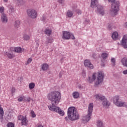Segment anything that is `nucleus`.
<instances>
[{"label": "nucleus", "instance_id": "obj_44", "mask_svg": "<svg viewBox=\"0 0 127 127\" xmlns=\"http://www.w3.org/2000/svg\"><path fill=\"white\" fill-rule=\"evenodd\" d=\"M58 1L60 3H63V1H64V0H58Z\"/></svg>", "mask_w": 127, "mask_h": 127}, {"label": "nucleus", "instance_id": "obj_19", "mask_svg": "<svg viewBox=\"0 0 127 127\" xmlns=\"http://www.w3.org/2000/svg\"><path fill=\"white\" fill-rule=\"evenodd\" d=\"M48 68H49V65L46 63L43 64L41 65V69L43 71H47Z\"/></svg>", "mask_w": 127, "mask_h": 127}, {"label": "nucleus", "instance_id": "obj_49", "mask_svg": "<svg viewBox=\"0 0 127 127\" xmlns=\"http://www.w3.org/2000/svg\"><path fill=\"white\" fill-rule=\"evenodd\" d=\"M21 80L22 79V77H20Z\"/></svg>", "mask_w": 127, "mask_h": 127}, {"label": "nucleus", "instance_id": "obj_14", "mask_svg": "<svg viewBox=\"0 0 127 127\" xmlns=\"http://www.w3.org/2000/svg\"><path fill=\"white\" fill-rule=\"evenodd\" d=\"M13 51H11L10 50V51L9 52H6L5 53V56H7V58H8L9 59H12V58H14L15 57V55L14 54H13Z\"/></svg>", "mask_w": 127, "mask_h": 127}, {"label": "nucleus", "instance_id": "obj_12", "mask_svg": "<svg viewBox=\"0 0 127 127\" xmlns=\"http://www.w3.org/2000/svg\"><path fill=\"white\" fill-rule=\"evenodd\" d=\"M127 35H125L123 36L122 41V45L125 49L127 48Z\"/></svg>", "mask_w": 127, "mask_h": 127}, {"label": "nucleus", "instance_id": "obj_2", "mask_svg": "<svg viewBox=\"0 0 127 127\" xmlns=\"http://www.w3.org/2000/svg\"><path fill=\"white\" fill-rule=\"evenodd\" d=\"M67 117L68 119L72 121H77V120L80 119V115H79L77 109L74 107L68 108L67 110Z\"/></svg>", "mask_w": 127, "mask_h": 127}, {"label": "nucleus", "instance_id": "obj_32", "mask_svg": "<svg viewBox=\"0 0 127 127\" xmlns=\"http://www.w3.org/2000/svg\"><path fill=\"white\" fill-rule=\"evenodd\" d=\"M18 102H22V101H25V97L24 96H20L18 99Z\"/></svg>", "mask_w": 127, "mask_h": 127}, {"label": "nucleus", "instance_id": "obj_7", "mask_svg": "<svg viewBox=\"0 0 127 127\" xmlns=\"http://www.w3.org/2000/svg\"><path fill=\"white\" fill-rule=\"evenodd\" d=\"M104 76L105 74H104V72L102 71H99L97 73V77L95 83L96 86H98V85H100V84L102 83L104 80Z\"/></svg>", "mask_w": 127, "mask_h": 127}, {"label": "nucleus", "instance_id": "obj_42", "mask_svg": "<svg viewBox=\"0 0 127 127\" xmlns=\"http://www.w3.org/2000/svg\"><path fill=\"white\" fill-rule=\"evenodd\" d=\"M123 74H124L125 75H127V69L124 70L123 71Z\"/></svg>", "mask_w": 127, "mask_h": 127}, {"label": "nucleus", "instance_id": "obj_38", "mask_svg": "<svg viewBox=\"0 0 127 127\" xmlns=\"http://www.w3.org/2000/svg\"><path fill=\"white\" fill-rule=\"evenodd\" d=\"M76 13H78V14H81V13H82V11L80 9H76Z\"/></svg>", "mask_w": 127, "mask_h": 127}, {"label": "nucleus", "instance_id": "obj_43", "mask_svg": "<svg viewBox=\"0 0 127 127\" xmlns=\"http://www.w3.org/2000/svg\"><path fill=\"white\" fill-rule=\"evenodd\" d=\"M18 2H19L20 3H22V2H23V0H17Z\"/></svg>", "mask_w": 127, "mask_h": 127}, {"label": "nucleus", "instance_id": "obj_35", "mask_svg": "<svg viewBox=\"0 0 127 127\" xmlns=\"http://www.w3.org/2000/svg\"><path fill=\"white\" fill-rule=\"evenodd\" d=\"M32 62V59L31 58L28 59L27 61V64H26V65H27V64H30V63H31Z\"/></svg>", "mask_w": 127, "mask_h": 127}, {"label": "nucleus", "instance_id": "obj_47", "mask_svg": "<svg viewBox=\"0 0 127 127\" xmlns=\"http://www.w3.org/2000/svg\"><path fill=\"white\" fill-rule=\"evenodd\" d=\"M38 127H43V126L40 125V126H38Z\"/></svg>", "mask_w": 127, "mask_h": 127}, {"label": "nucleus", "instance_id": "obj_41", "mask_svg": "<svg viewBox=\"0 0 127 127\" xmlns=\"http://www.w3.org/2000/svg\"><path fill=\"white\" fill-rule=\"evenodd\" d=\"M82 76H86V72H85V71L84 70H83L82 71Z\"/></svg>", "mask_w": 127, "mask_h": 127}, {"label": "nucleus", "instance_id": "obj_39", "mask_svg": "<svg viewBox=\"0 0 127 127\" xmlns=\"http://www.w3.org/2000/svg\"><path fill=\"white\" fill-rule=\"evenodd\" d=\"M4 8L3 7H0V13L3 12Z\"/></svg>", "mask_w": 127, "mask_h": 127}, {"label": "nucleus", "instance_id": "obj_10", "mask_svg": "<svg viewBox=\"0 0 127 127\" xmlns=\"http://www.w3.org/2000/svg\"><path fill=\"white\" fill-rule=\"evenodd\" d=\"M28 16L31 18H36L37 16V12L34 9H31L27 11Z\"/></svg>", "mask_w": 127, "mask_h": 127}, {"label": "nucleus", "instance_id": "obj_30", "mask_svg": "<svg viewBox=\"0 0 127 127\" xmlns=\"http://www.w3.org/2000/svg\"><path fill=\"white\" fill-rule=\"evenodd\" d=\"M34 87H35V84L33 82H31L29 84V88L30 90L34 89Z\"/></svg>", "mask_w": 127, "mask_h": 127}, {"label": "nucleus", "instance_id": "obj_28", "mask_svg": "<svg viewBox=\"0 0 127 127\" xmlns=\"http://www.w3.org/2000/svg\"><path fill=\"white\" fill-rule=\"evenodd\" d=\"M97 126L98 127H104V125L103 124V122L101 120H98L97 121Z\"/></svg>", "mask_w": 127, "mask_h": 127}, {"label": "nucleus", "instance_id": "obj_13", "mask_svg": "<svg viewBox=\"0 0 127 127\" xmlns=\"http://www.w3.org/2000/svg\"><path fill=\"white\" fill-rule=\"evenodd\" d=\"M10 51H13V52H16L17 53H22L23 52V49L20 47H16V48H10Z\"/></svg>", "mask_w": 127, "mask_h": 127}, {"label": "nucleus", "instance_id": "obj_20", "mask_svg": "<svg viewBox=\"0 0 127 127\" xmlns=\"http://www.w3.org/2000/svg\"><path fill=\"white\" fill-rule=\"evenodd\" d=\"M1 20L3 23H6L7 22V16L5 14H3L1 15Z\"/></svg>", "mask_w": 127, "mask_h": 127}, {"label": "nucleus", "instance_id": "obj_29", "mask_svg": "<svg viewBox=\"0 0 127 127\" xmlns=\"http://www.w3.org/2000/svg\"><path fill=\"white\" fill-rule=\"evenodd\" d=\"M108 53H103L101 55V57H102V58H103V59L105 60V59L106 58H108Z\"/></svg>", "mask_w": 127, "mask_h": 127}, {"label": "nucleus", "instance_id": "obj_24", "mask_svg": "<svg viewBox=\"0 0 127 127\" xmlns=\"http://www.w3.org/2000/svg\"><path fill=\"white\" fill-rule=\"evenodd\" d=\"M72 96L74 99H78L80 97V93L77 91L73 92L72 93Z\"/></svg>", "mask_w": 127, "mask_h": 127}, {"label": "nucleus", "instance_id": "obj_21", "mask_svg": "<svg viewBox=\"0 0 127 127\" xmlns=\"http://www.w3.org/2000/svg\"><path fill=\"white\" fill-rule=\"evenodd\" d=\"M3 109L1 108V105H0V120H3Z\"/></svg>", "mask_w": 127, "mask_h": 127}, {"label": "nucleus", "instance_id": "obj_27", "mask_svg": "<svg viewBox=\"0 0 127 127\" xmlns=\"http://www.w3.org/2000/svg\"><path fill=\"white\" fill-rule=\"evenodd\" d=\"M23 38L24 40H29L30 38H31V35H27V34H24L23 36Z\"/></svg>", "mask_w": 127, "mask_h": 127}, {"label": "nucleus", "instance_id": "obj_16", "mask_svg": "<svg viewBox=\"0 0 127 127\" xmlns=\"http://www.w3.org/2000/svg\"><path fill=\"white\" fill-rule=\"evenodd\" d=\"M96 79H97V73L94 72L93 73L92 76H89L88 82L89 83H93Z\"/></svg>", "mask_w": 127, "mask_h": 127}, {"label": "nucleus", "instance_id": "obj_1", "mask_svg": "<svg viewBox=\"0 0 127 127\" xmlns=\"http://www.w3.org/2000/svg\"><path fill=\"white\" fill-rule=\"evenodd\" d=\"M48 99L51 101L52 105L49 106L48 108L50 111L56 112L59 114L60 116L63 117L65 115L64 111L61 110V109L55 105H58L61 100V93L57 91H52L48 94Z\"/></svg>", "mask_w": 127, "mask_h": 127}, {"label": "nucleus", "instance_id": "obj_45", "mask_svg": "<svg viewBox=\"0 0 127 127\" xmlns=\"http://www.w3.org/2000/svg\"><path fill=\"white\" fill-rule=\"evenodd\" d=\"M5 2H7V0H3Z\"/></svg>", "mask_w": 127, "mask_h": 127}, {"label": "nucleus", "instance_id": "obj_15", "mask_svg": "<svg viewBox=\"0 0 127 127\" xmlns=\"http://www.w3.org/2000/svg\"><path fill=\"white\" fill-rule=\"evenodd\" d=\"M96 79H97V73L94 72L93 73L92 76H89L88 82L89 83H93Z\"/></svg>", "mask_w": 127, "mask_h": 127}, {"label": "nucleus", "instance_id": "obj_36", "mask_svg": "<svg viewBox=\"0 0 127 127\" xmlns=\"http://www.w3.org/2000/svg\"><path fill=\"white\" fill-rule=\"evenodd\" d=\"M111 62L112 63L113 66H115V64L116 63V60L114 58L112 59Z\"/></svg>", "mask_w": 127, "mask_h": 127}, {"label": "nucleus", "instance_id": "obj_23", "mask_svg": "<svg viewBox=\"0 0 127 127\" xmlns=\"http://www.w3.org/2000/svg\"><path fill=\"white\" fill-rule=\"evenodd\" d=\"M45 33V34L48 35V36H50V35H51V34L52 33V30L48 28L46 29Z\"/></svg>", "mask_w": 127, "mask_h": 127}, {"label": "nucleus", "instance_id": "obj_8", "mask_svg": "<svg viewBox=\"0 0 127 127\" xmlns=\"http://www.w3.org/2000/svg\"><path fill=\"white\" fill-rule=\"evenodd\" d=\"M63 39H70V38H71V39H75V37H74V35L70 34V32L64 31H63Z\"/></svg>", "mask_w": 127, "mask_h": 127}, {"label": "nucleus", "instance_id": "obj_18", "mask_svg": "<svg viewBox=\"0 0 127 127\" xmlns=\"http://www.w3.org/2000/svg\"><path fill=\"white\" fill-rule=\"evenodd\" d=\"M112 38L113 40H119V33H118V32H114L112 35Z\"/></svg>", "mask_w": 127, "mask_h": 127}, {"label": "nucleus", "instance_id": "obj_9", "mask_svg": "<svg viewBox=\"0 0 127 127\" xmlns=\"http://www.w3.org/2000/svg\"><path fill=\"white\" fill-rule=\"evenodd\" d=\"M17 119L18 121H21V126H27V123H28V121L26 118V116H23L22 115H19L17 117Z\"/></svg>", "mask_w": 127, "mask_h": 127}, {"label": "nucleus", "instance_id": "obj_3", "mask_svg": "<svg viewBox=\"0 0 127 127\" xmlns=\"http://www.w3.org/2000/svg\"><path fill=\"white\" fill-rule=\"evenodd\" d=\"M116 0H108L109 2H112L111 9L110 10V13L112 16L117 15V13L119 11V7L120 6V2L115 1Z\"/></svg>", "mask_w": 127, "mask_h": 127}, {"label": "nucleus", "instance_id": "obj_31", "mask_svg": "<svg viewBox=\"0 0 127 127\" xmlns=\"http://www.w3.org/2000/svg\"><path fill=\"white\" fill-rule=\"evenodd\" d=\"M67 16H68V17H72V16H73V12L68 10L67 12Z\"/></svg>", "mask_w": 127, "mask_h": 127}, {"label": "nucleus", "instance_id": "obj_17", "mask_svg": "<svg viewBox=\"0 0 127 127\" xmlns=\"http://www.w3.org/2000/svg\"><path fill=\"white\" fill-rule=\"evenodd\" d=\"M97 12L102 15H104V14H105V11L103 6L100 5L97 6Z\"/></svg>", "mask_w": 127, "mask_h": 127}, {"label": "nucleus", "instance_id": "obj_40", "mask_svg": "<svg viewBox=\"0 0 127 127\" xmlns=\"http://www.w3.org/2000/svg\"><path fill=\"white\" fill-rule=\"evenodd\" d=\"M24 102H30V98L29 97L28 98L25 99Z\"/></svg>", "mask_w": 127, "mask_h": 127}, {"label": "nucleus", "instance_id": "obj_25", "mask_svg": "<svg viewBox=\"0 0 127 127\" xmlns=\"http://www.w3.org/2000/svg\"><path fill=\"white\" fill-rule=\"evenodd\" d=\"M121 62L124 66L127 67V58H123L121 60Z\"/></svg>", "mask_w": 127, "mask_h": 127}, {"label": "nucleus", "instance_id": "obj_33", "mask_svg": "<svg viewBox=\"0 0 127 127\" xmlns=\"http://www.w3.org/2000/svg\"><path fill=\"white\" fill-rule=\"evenodd\" d=\"M7 127H14V124L12 123H8L7 125Z\"/></svg>", "mask_w": 127, "mask_h": 127}, {"label": "nucleus", "instance_id": "obj_26", "mask_svg": "<svg viewBox=\"0 0 127 127\" xmlns=\"http://www.w3.org/2000/svg\"><path fill=\"white\" fill-rule=\"evenodd\" d=\"M14 25L15 28H18L20 25V20L15 21L14 24Z\"/></svg>", "mask_w": 127, "mask_h": 127}, {"label": "nucleus", "instance_id": "obj_5", "mask_svg": "<svg viewBox=\"0 0 127 127\" xmlns=\"http://www.w3.org/2000/svg\"><path fill=\"white\" fill-rule=\"evenodd\" d=\"M93 108L94 104L93 103L89 104L88 105V114L82 118V121H83V122L88 123L89 121L91 120V117H92Z\"/></svg>", "mask_w": 127, "mask_h": 127}, {"label": "nucleus", "instance_id": "obj_46", "mask_svg": "<svg viewBox=\"0 0 127 127\" xmlns=\"http://www.w3.org/2000/svg\"><path fill=\"white\" fill-rule=\"evenodd\" d=\"M65 120L66 121H67V120H68V117H65Z\"/></svg>", "mask_w": 127, "mask_h": 127}, {"label": "nucleus", "instance_id": "obj_22", "mask_svg": "<svg viewBox=\"0 0 127 127\" xmlns=\"http://www.w3.org/2000/svg\"><path fill=\"white\" fill-rule=\"evenodd\" d=\"M98 0H91V7H94L98 5Z\"/></svg>", "mask_w": 127, "mask_h": 127}, {"label": "nucleus", "instance_id": "obj_6", "mask_svg": "<svg viewBox=\"0 0 127 127\" xmlns=\"http://www.w3.org/2000/svg\"><path fill=\"white\" fill-rule=\"evenodd\" d=\"M113 101L115 105L117 107H126L127 103L120 100V96L116 95L113 98Z\"/></svg>", "mask_w": 127, "mask_h": 127}, {"label": "nucleus", "instance_id": "obj_4", "mask_svg": "<svg viewBox=\"0 0 127 127\" xmlns=\"http://www.w3.org/2000/svg\"><path fill=\"white\" fill-rule=\"evenodd\" d=\"M95 98L97 100H100L102 102V106L103 108H105L106 109H108L110 106H111V103L109 102L108 99L105 97V96L101 95V94H96L95 95Z\"/></svg>", "mask_w": 127, "mask_h": 127}, {"label": "nucleus", "instance_id": "obj_34", "mask_svg": "<svg viewBox=\"0 0 127 127\" xmlns=\"http://www.w3.org/2000/svg\"><path fill=\"white\" fill-rule=\"evenodd\" d=\"M31 117H32V118H35V117H36V115H35L34 111H33L32 110L31 112Z\"/></svg>", "mask_w": 127, "mask_h": 127}, {"label": "nucleus", "instance_id": "obj_48", "mask_svg": "<svg viewBox=\"0 0 127 127\" xmlns=\"http://www.w3.org/2000/svg\"><path fill=\"white\" fill-rule=\"evenodd\" d=\"M12 90H15V89L13 88H12Z\"/></svg>", "mask_w": 127, "mask_h": 127}, {"label": "nucleus", "instance_id": "obj_11", "mask_svg": "<svg viewBox=\"0 0 127 127\" xmlns=\"http://www.w3.org/2000/svg\"><path fill=\"white\" fill-rule=\"evenodd\" d=\"M84 64L85 67L88 68V69H94V65L91 63V61L89 60H85L84 62Z\"/></svg>", "mask_w": 127, "mask_h": 127}, {"label": "nucleus", "instance_id": "obj_37", "mask_svg": "<svg viewBox=\"0 0 127 127\" xmlns=\"http://www.w3.org/2000/svg\"><path fill=\"white\" fill-rule=\"evenodd\" d=\"M52 42H53V39L52 38H49L48 43H52Z\"/></svg>", "mask_w": 127, "mask_h": 127}]
</instances>
